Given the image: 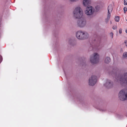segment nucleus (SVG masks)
I'll list each match as a JSON object with an SVG mask.
<instances>
[{"label": "nucleus", "mask_w": 127, "mask_h": 127, "mask_svg": "<svg viewBox=\"0 0 127 127\" xmlns=\"http://www.w3.org/2000/svg\"><path fill=\"white\" fill-rule=\"evenodd\" d=\"M83 11L79 7H76L73 12V16L76 18L80 19L83 16Z\"/></svg>", "instance_id": "f257e3e1"}, {"label": "nucleus", "mask_w": 127, "mask_h": 127, "mask_svg": "<svg viewBox=\"0 0 127 127\" xmlns=\"http://www.w3.org/2000/svg\"><path fill=\"white\" fill-rule=\"evenodd\" d=\"M88 36L89 35L87 32H84L81 31L78 32L76 34L77 38L81 40L86 39Z\"/></svg>", "instance_id": "f03ea898"}, {"label": "nucleus", "mask_w": 127, "mask_h": 127, "mask_svg": "<svg viewBox=\"0 0 127 127\" xmlns=\"http://www.w3.org/2000/svg\"><path fill=\"white\" fill-rule=\"evenodd\" d=\"M126 92L125 90H121L120 92L118 95L120 100L123 101L127 99V92L125 93Z\"/></svg>", "instance_id": "7ed1b4c3"}, {"label": "nucleus", "mask_w": 127, "mask_h": 127, "mask_svg": "<svg viewBox=\"0 0 127 127\" xmlns=\"http://www.w3.org/2000/svg\"><path fill=\"white\" fill-rule=\"evenodd\" d=\"M99 56L96 53H94L93 56H91L90 58V61L92 64H96L99 62Z\"/></svg>", "instance_id": "20e7f679"}, {"label": "nucleus", "mask_w": 127, "mask_h": 127, "mask_svg": "<svg viewBox=\"0 0 127 127\" xmlns=\"http://www.w3.org/2000/svg\"><path fill=\"white\" fill-rule=\"evenodd\" d=\"M97 81V77L95 76H92L89 79V84L90 85L93 86Z\"/></svg>", "instance_id": "39448f33"}, {"label": "nucleus", "mask_w": 127, "mask_h": 127, "mask_svg": "<svg viewBox=\"0 0 127 127\" xmlns=\"http://www.w3.org/2000/svg\"><path fill=\"white\" fill-rule=\"evenodd\" d=\"M94 11L93 7L90 6H88L85 11V13L86 15H90L92 14Z\"/></svg>", "instance_id": "423d86ee"}, {"label": "nucleus", "mask_w": 127, "mask_h": 127, "mask_svg": "<svg viewBox=\"0 0 127 127\" xmlns=\"http://www.w3.org/2000/svg\"><path fill=\"white\" fill-rule=\"evenodd\" d=\"M86 23V21L83 19L79 20L77 22L78 26L80 27H82L85 26Z\"/></svg>", "instance_id": "0eeeda50"}, {"label": "nucleus", "mask_w": 127, "mask_h": 127, "mask_svg": "<svg viewBox=\"0 0 127 127\" xmlns=\"http://www.w3.org/2000/svg\"><path fill=\"white\" fill-rule=\"evenodd\" d=\"M112 10V5L111 4L109 5L108 8V12L107 18V19L108 21L109 20L110 18V17L111 16V13Z\"/></svg>", "instance_id": "6e6552de"}, {"label": "nucleus", "mask_w": 127, "mask_h": 127, "mask_svg": "<svg viewBox=\"0 0 127 127\" xmlns=\"http://www.w3.org/2000/svg\"><path fill=\"white\" fill-rule=\"evenodd\" d=\"M105 85L106 87L109 88L112 86V84L109 80H107L106 83Z\"/></svg>", "instance_id": "1a4fd4ad"}, {"label": "nucleus", "mask_w": 127, "mask_h": 127, "mask_svg": "<svg viewBox=\"0 0 127 127\" xmlns=\"http://www.w3.org/2000/svg\"><path fill=\"white\" fill-rule=\"evenodd\" d=\"M90 3V0H84L83 4L84 5L86 6Z\"/></svg>", "instance_id": "9d476101"}, {"label": "nucleus", "mask_w": 127, "mask_h": 127, "mask_svg": "<svg viewBox=\"0 0 127 127\" xmlns=\"http://www.w3.org/2000/svg\"><path fill=\"white\" fill-rule=\"evenodd\" d=\"M116 79L118 80V81L119 80L120 81L123 83H124L125 82V80L124 78H123V77H121V76H120L118 77H117V78H116Z\"/></svg>", "instance_id": "9b49d317"}, {"label": "nucleus", "mask_w": 127, "mask_h": 127, "mask_svg": "<svg viewBox=\"0 0 127 127\" xmlns=\"http://www.w3.org/2000/svg\"><path fill=\"white\" fill-rule=\"evenodd\" d=\"M111 59L109 57H107L105 59V62L106 63H108L110 61Z\"/></svg>", "instance_id": "f8f14e48"}, {"label": "nucleus", "mask_w": 127, "mask_h": 127, "mask_svg": "<svg viewBox=\"0 0 127 127\" xmlns=\"http://www.w3.org/2000/svg\"><path fill=\"white\" fill-rule=\"evenodd\" d=\"M119 18L120 17L119 16H117L116 17L115 20L117 22H118L119 21Z\"/></svg>", "instance_id": "ddd939ff"}, {"label": "nucleus", "mask_w": 127, "mask_h": 127, "mask_svg": "<svg viewBox=\"0 0 127 127\" xmlns=\"http://www.w3.org/2000/svg\"><path fill=\"white\" fill-rule=\"evenodd\" d=\"M123 56L124 57H127V52H124L123 54Z\"/></svg>", "instance_id": "4468645a"}, {"label": "nucleus", "mask_w": 127, "mask_h": 127, "mask_svg": "<svg viewBox=\"0 0 127 127\" xmlns=\"http://www.w3.org/2000/svg\"><path fill=\"white\" fill-rule=\"evenodd\" d=\"M124 10L125 13L127 11V8L126 7H124Z\"/></svg>", "instance_id": "2eb2a0df"}, {"label": "nucleus", "mask_w": 127, "mask_h": 127, "mask_svg": "<svg viewBox=\"0 0 127 127\" xmlns=\"http://www.w3.org/2000/svg\"><path fill=\"white\" fill-rule=\"evenodd\" d=\"M124 4L125 5H127V0H124Z\"/></svg>", "instance_id": "dca6fc26"}, {"label": "nucleus", "mask_w": 127, "mask_h": 127, "mask_svg": "<svg viewBox=\"0 0 127 127\" xmlns=\"http://www.w3.org/2000/svg\"><path fill=\"white\" fill-rule=\"evenodd\" d=\"M119 32L121 34L122 32V30L121 29H120L119 31Z\"/></svg>", "instance_id": "f3484780"}, {"label": "nucleus", "mask_w": 127, "mask_h": 127, "mask_svg": "<svg viewBox=\"0 0 127 127\" xmlns=\"http://www.w3.org/2000/svg\"><path fill=\"white\" fill-rule=\"evenodd\" d=\"M124 42L126 44V46H127V40H125Z\"/></svg>", "instance_id": "a211bd4d"}, {"label": "nucleus", "mask_w": 127, "mask_h": 127, "mask_svg": "<svg viewBox=\"0 0 127 127\" xmlns=\"http://www.w3.org/2000/svg\"><path fill=\"white\" fill-rule=\"evenodd\" d=\"M110 34L112 36V38L113 37V33L111 32V33H110Z\"/></svg>", "instance_id": "6ab92c4d"}, {"label": "nucleus", "mask_w": 127, "mask_h": 127, "mask_svg": "<svg viewBox=\"0 0 127 127\" xmlns=\"http://www.w3.org/2000/svg\"><path fill=\"white\" fill-rule=\"evenodd\" d=\"M112 28H113V29L114 30V29H115L116 28V27H115V26H113V27H112Z\"/></svg>", "instance_id": "aec40b11"}, {"label": "nucleus", "mask_w": 127, "mask_h": 127, "mask_svg": "<svg viewBox=\"0 0 127 127\" xmlns=\"http://www.w3.org/2000/svg\"><path fill=\"white\" fill-rule=\"evenodd\" d=\"M126 75H127V73H126L125 74L124 77H125V76H126Z\"/></svg>", "instance_id": "412c9836"}, {"label": "nucleus", "mask_w": 127, "mask_h": 127, "mask_svg": "<svg viewBox=\"0 0 127 127\" xmlns=\"http://www.w3.org/2000/svg\"><path fill=\"white\" fill-rule=\"evenodd\" d=\"M126 32L127 33V29L126 30Z\"/></svg>", "instance_id": "4be33fe9"}, {"label": "nucleus", "mask_w": 127, "mask_h": 127, "mask_svg": "<svg viewBox=\"0 0 127 127\" xmlns=\"http://www.w3.org/2000/svg\"><path fill=\"white\" fill-rule=\"evenodd\" d=\"M98 7V6H96V8Z\"/></svg>", "instance_id": "5701e85b"}]
</instances>
